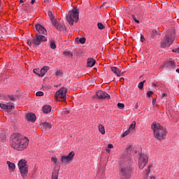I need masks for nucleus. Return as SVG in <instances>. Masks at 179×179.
I'll return each instance as SVG.
<instances>
[{
  "mask_svg": "<svg viewBox=\"0 0 179 179\" xmlns=\"http://www.w3.org/2000/svg\"><path fill=\"white\" fill-rule=\"evenodd\" d=\"M11 138V148L15 150H24L29 146V140L20 134H13Z\"/></svg>",
  "mask_w": 179,
  "mask_h": 179,
  "instance_id": "obj_1",
  "label": "nucleus"
},
{
  "mask_svg": "<svg viewBox=\"0 0 179 179\" xmlns=\"http://www.w3.org/2000/svg\"><path fill=\"white\" fill-rule=\"evenodd\" d=\"M151 129L153 130L154 136L158 139V141H163L167 135V131L166 128L163 127L159 123H154L151 125Z\"/></svg>",
  "mask_w": 179,
  "mask_h": 179,
  "instance_id": "obj_2",
  "label": "nucleus"
},
{
  "mask_svg": "<svg viewBox=\"0 0 179 179\" xmlns=\"http://www.w3.org/2000/svg\"><path fill=\"white\" fill-rule=\"evenodd\" d=\"M66 19L70 26H73L74 22L78 23L79 21V10L78 8H73L71 10L69 11Z\"/></svg>",
  "mask_w": 179,
  "mask_h": 179,
  "instance_id": "obj_3",
  "label": "nucleus"
},
{
  "mask_svg": "<svg viewBox=\"0 0 179 179\" xmlns=\"http://www.w3.org/2000/svg\"><path fill=\"white\" fill-rule=\"evenodd\" d=\"M174 38L176 36L174 35V31H172L171 33L168 34L164 36L163 40L161 42V47L162 48H166V47H170L173 43H174Z\"/></svg>",
  "mask_w": 179,
  "mask_h": 179,
  "instance_id": "obj_4",
  "label": "nucleus"
},
{
  "mask_svg": "<svg viewBox=\"0 0 179 179\" xmlns=\"http://www.w3.org/2000/svg\"><path fill=\"white\" fill-rule=\"evenodd\" d=\"M132 167L129 164L122 165L120 167V176L121 179H129L131 177Z\"/></svg>",
  "mask_w": 179,
  "mask_h": 179,
  "instance_id": "obj_5",
  "label": "nucleus"
},
{
  "mask_svg": "<svg viewBox=\"0 0 179 179\" xmlns=\"http://www.w3.org/2000/svg\"><path fill=\"white\" fill-rule=\"evenodd\" d=\"M18 167L21 173L22 177L24 179L27 178V174L29 173V169H27V165L26 164V160L22 159L18 162Z\"/></svg>",
  "mask_w": 179,
  "mask_h": 179,
  "instance_id": "obj_6",
  "label": "nucleus"
},
{
  "mask_svg": "<svg viewBox=\"0 0 179 179\" xmlns=\"http://www.w3.org/2000/svg\"><path fill=\"white\" fill-rule=\"evenodd\" d=\"M68 90L65 87H62L60 90L56 92L55 97L59 101H65L66 100V93Z\"/></svg>",
  "mask_w": 179,
  "mask_h": 179,
  "instance_id": "obj_7",
  "label": "nucleus"
},
{
  "mask_svg": "<svg viewBox=\"0 0 179 179\" xmlns=\"http://www.w3.org/2000/svg\"><path fill=\"white\" fill-rule=\"evenodd\" d=\"M43 41H47V38L42 34H36V36L33 38L32 43L37 46L40 45Z\"/></svg>",
  "mask_w": 179,
  "mask_h": 179,
  "instance_id": "obj_8",
  "label": "nucleus"
},
{
  "mask_svg": "<svg viewBox=\"0 0 179 179\" xmlns=\"http://www.w3.org/2000/svg\"><path fill=\"white\" fill-rule=\"evenodd\" d=\"M148 162H149V158L148 157V155L145 154H141L138 159L139 169H143L145 166H146V164H148Z\"/></svg>",
  "mask_w": 179,
  "mask_h": 179,
  "instance_id": "obj_9",
  "label": "nucleus"
},
{
  "mask_svg": "<svg viewBox=\"0 0 179 179\" xmlns=\"http://www.w3.org/2000/svg\"><path fill=\"white\" fill-rule=\"evenodd\" d=\"M73 156H75L74 152H71L68 155L62 156V158H61L62 163H64V164L71 163V162H72V160L73 159Z\"/></svg>",
  "mask_w": 179,
  "mask_h": 179,
  "instance_id": "obj_10",
  "label": "nucleus"
},
{
  "mask_svg": "<svg viewBox=\"0 0 179 179\" xmlns=\"http://www.w3.org/2000/svg\"><path fill=\"white\" fill-rule=\"evenodd\" d=\"M96 97H97V99H110V95L106 92L98 91L94 96V99H96Z\"/></svg>",
  "mask_w": 179,
  "mask_h": 179,
  "instance_id": "obj_11",
  "label": "nucleus"
},
{
  "mask_svg": "<svg viewBox=\"0 0 179 179\" xmlns=\"http://www.w3.org/2000/svg\"><path fill=\"white\" fill-rule=\"evenodd\" d=\"M1 108L3 110H6L7 111H10L12 108H15V106H13V103H0Z\"/></svg>",
  "mask_w": 179,
  "mask_h": 179,
  "instance_id": "obj_12",
  "label": "nucleus"
},
{
  "mask_svg": "<svg viewBox=\"0 0 179 179\" xmlns=\"http://www.w3.org/2000/svg\"><path fill=\"white\" fill-rule=\"evenodd\" d=\"M35 27L38 31V34H47V29H45L43 25L37 24L35 25Z\"/></svg>",
  "mask_w": 179,
  "mask_h": 179,
  "instance_id": "obj_13",
  "label": "nucleus"
},
{
  "mask_svg": "<svg viewBox=\"0 0 179 179\" xmlns=\"http://www.w3.org/2000/svg\"><path fill=\"white\" fill-rule=\"evenodd\" d=\"M53 24L57 30H58L59 31H62V30H66V28H65V25L64 24H61L58 22V20L56 21H53Z\"/></svg>",
  "mask_w": 179,
  "mask_h": 179,
  "instance_id": "obj_14",
  "label": "nucleus"
},
{
  "mask_svg": "<svg viewBox=\"0 0 179 179\" xmlns=\"http://www.w3.org/2000/svg\"><path fill=\"white\" fill-rule=\"evenodd\" d=\"M48 71H50V66H43V67L40 70L39 76H40L41 78H42V76H44V75H45V73H47V72H48Z\"/></svg>",
  "mask_w": 179,
  "mask_h": 179,
  "instance_id": "obj_15",
  "label": "nucleus"
},
{
  "mask_svg": "<svg viewBox=\"0 0 179 179\" xmlns=\"http://www.w3.org/2000/svg\"><path fill=\"white\" fill-rule=\"evenodd\" d=\"M87 65L90 68L94 66V65H96V59H94L93 58H89L87 62Z\"/></svg>",
  "mask_w": 179,
  "mask_h": 179,
  "instance_id": "obj_16",
  "label": "nucleus"
},
{
  "mask_svg": "<svg viewBox=\"0 0 179 179\" xmlns=\"http://www.w3.org/2000/svg\"><path fill=\"white\" fill-rule=\"evenodd\" d=\"M26 117L27 120H28V121H31V122H34V121H36V115L33 113L27 114Z\"/></svg>",
  "mask_w": 179,
  "mask_h": 179,
  "instance_id": "obj_17",
  "label": "nucleus"
},
{
  "mask_svg": "<svg viewBox=\"0 0 179 179\" xmlns=\"http://www.w3.org/2000/svg\"><path fill=\"white\" fill-rule=\"evenodd\" d=\"M110 70L117 76H121V72L120 71V69H118V68H117V67H110Z\"/></svg>",
  "mask_w": 179,
  "mask_h": 179,
  "instance_id": "obj_18",
  "label": "nucleus"
},
{
  "mask_svg": "<svg viewBox=\"0 0 179 179\" xmlns=\"http://www.w3.org/2000/svg\"><path fill=\"white\" fill-rule=\"evenodd\" d=\"M43 111L44 114H48L49 113H51V107L49 105H45L43 107Z\"/></svg>",
  "mask_w": 179,
  "mask_h": 179,
  "instance_id": "obj_19",
  "label": "nucleus"
},
{
  "mask_svg": "<svg viewBox=\"0 0 179 179\" xmlns=\"http://www.w3.org/2000/svg\"><path fill=\"white\" fill-rule=\"evenodd\" d=\"M76 43H78L79 44V43L80 44H85V43H86V38L83 37V38H76Z\"/></svg>",
  "mask_w": 179,
  "mask_h": 179,
  "instance_id": "obj_20",
  "label": "nucleus"
},
{
  "mask_svg": "<svg viewBox=\"0 0 179 179\" xmlns=\"http://www.w3.org/2000/svg\"><path fill=\"white\" fill-rule=\"evenodd\" d=\"M7 164H8V169L10 171H13L15 170V164L10 162L9 161H7Z\"/></svg>",
  "mask_w": 179,
  "mask_h": 179,
  "instance_id": "obj_21",
  "label": "nucleus"
},
{
  "mask_svg": "<svg viewBox=\"0 0 179 179\" xmlns=\"http://www.w3.org/2000/svg\"><path fill=\"white\" fill-rule=\"evenodd\" d=\"M48 16H49V17H50V19L52 22V24H53V22H57V20L54 19V15L52 14V12L49 11L48 13Z\"/></svg>",
  "mask_w": 179,
  "mask_h": 179,
  "instance_id": "obj_22",
  "label": "nucleus"
},
{
  "mask_svg": "<svg viewBox=\"0 0 179 179\" xmlns=\"http://www.w3.org/2000/svg\"><path fill=\"white\" fill-rule=\"evenodd\" d=\"M99 132H101V134L102 135H104V134H106V130L104 129V126L103 125H101V124L99 125Z\"/></svg>",
  "mask_w": 179,
  "mask_h": 179,
  "instance_id": "obj_23",
  "label": "nucleus"
},
{
  "mask_svg": "<svg viewBox=\"0 0 179 179\" xmlns=\"http://www.w3.org/2000/svg\"><path fill=\"white\" fill-rule=\"evenodd\" d=\"M135 127H136V122L134 121V122H132L131 124L130 125V127L129 128V131H131L132 132V131H134L135 129Z\"/></svg>",
  "mask_w": 179,
  "mask_h": 179,
  "instance_id": "obj_24",
  "label": "nucleus"
},
{
  "mask_svg": "<svg viewBox=\"0 0 179 179\" xmlns=\"http://www.w3.org/2000/svg\"><path fill=\"white\" fill-rule=\"evenodd\" d=\"M63 55H65V57H73V53L69 51H65L63 52Z\"/></svg>",
  "mask_w": 179,
  "mask_h": 179,
  "instance_id": "obj_25",
  "label": "nucleus"
},
{
  "mask_svg": "<svg viewBox=\"0 0 179 179\" xmlns=\"http://www.w3.org/2000/svg\"><path fill=\"white\" fill-rule=\"evenodd\" d=\"M50 48H52V50H55V48H57V45H55V41H52L50 42Z\"/></svg>",
  "mask_w": 179,
  "mask_h": 179,
  "instance_id": "obj_26",
  "label": "nucleus"
},
{
  "mask_svg": "<svg viewBox=\"0 0 179 179\" xmlns=\"http://www.w3.org/2000/svg\"><path fill=\"white\" fill-rule=\"evenodd\" d=\"M43 127H44V128H45L46 129H50V128H51V124H50V123H48V122H45V123H44L43 124Z\"/></svg>",
  "mask_w": 179,
  "mask_h": 179,
  "instance_id": "obj_27",
  "label": "nucleus"
},
{
  "mask_svg": "<svg viewBox=\"0 0 179 179\" xmlns=\"http://www.w3.org/2000/svg\"><path fill=\"white\" fill-rule=\"evenodd\" d=\"M61 114H62L63 115H66L69 114V110H68V109H63L61 111Z\"/></svg>",
  "mask_w": 179,
  "mask_h": 179,
  "instance_id": "obj_28",
  "label": "nucleus"
},
{
  "mask_svg": "<svg viewBox=\"0 0 179 179\" xmlns=\"http://www.w3.org/2000/svg\"><path fill=\"white\" fill-rule=\"evenodd\" d=\"M97 26H98V29H99V30H103V29H104V25L101 22H98Z\"/></svg>",
  "mask_w": 179,
  "mask_h": 179,
  "instance_id": "obj_29",
  "label": "nucleus"
},
{
  "mask_svg": "<svg viewBox=\"0 0 179 179\" xmlns=\"http://www.w3.org/2000/svg\"><path fill=\"white\" fill-rule=\"evenodd\" d=\"M146 82V80H143V82H141L138 83V88H140L141 90L143 89V85H145V83Z\"/></svg>",
  "mask_w": 179,
  "mask_h": 179,
  "instance_id": "obj_30",
  "label": "nucleus"
},
{
  "mask_svg": "<svg viewBox=\"0 0 179 179\" xmlns=\"http://www.w3.org/2000/svg\"><path fill=\"white\" fill-rule=\"evenodd\" d=\"M33 72L38 75V76H40V69H34Z\"/></svg>",
  "mask_w": 179,
  "mask_h": 179,
  "instance_id": "obj_31",
  "label": "nucleus"
},
{
  "mask_svg": "<svg viewBox=\"0 0 179 179\" xmlns=\"http://www.w3.org/2000/svg\"><path fill=\"white\" fill-rule=\"evenodd\" d=\"M117 107L120 110H123V108H124V107H125V106L124 105V103H117Z\"/></svg>",
  "mask_w": 179,
  "mask_h": 179,
  "instance_id": "obj_32",
  "label": "nucleus"
},
{
  "mask_svg": "<svg viewBox=\"0 0 179 179\" xmlns=\"http://www.w3.org/2000/svg\"><path fill=\"white\" fill-rule=\"evenodd\" d=\"M36 96H44V92H41V91H38L36 93Z\"/></svg>",
  "mask_w": 179,
  "mask_h": 179,
  "instance_id": "obj_33",
  "label": "nucleus"
},
{
  "mask_svg": "<svg viewBox=\"0 0 179 179\" xmlns=\"http://www.w3.org/2000/svg\"><path fill=\"white\" fill-rule=\"evenodd\" d=\"M56 76H59V78H61V76H62V71H56Z\"/></svg>",
  "mask_w": 179,
  "mask_h": 179,
  "instance_id": "obj_34",
  "label": "nucleus"
},
{
  "mask_svg": "<svg viewBox=\"0 0 179 179\" xmlns=\"http://www.w3.org/2000/svg\"><path fill=\"white\" fill-rule=\"evenodd\" d=\"M51 160L53 162V163H55V164H58V159L56 157H52Z\"/></svg>",
  "mask_w": 179,
  "mask_h": 179,
  "instance_id": "obj_35",
  "label": "nucleus"
},
{
  "mask_svg": "<svg viewBox=\"0 0 179 179\" xmlns=\"http://www.w3.org/2000/svg\"><path fill=\"white\" fill-rule=\"evenodd\" d=\"M131 132V131L129 130H127L123 134H122V138H124V136H127V135H129V133Z\"/></svg>",
  "mask_w": 179,
  "mask_h": 179,
  "instance_id": "obj_36",
  "label": "nucleus"
},
{
  "mask_svg": "<svg viewBox=\"0 0 179 179\" xmlns=\"http://www.w3.org/2000/svg\"><path fill=\"white\" fill-rule=\"evenodd\" d=\"M52 179H58V173H53L52 176Z\"/></svg>",
  "mask_w": 179,
  "mask_h": 179,
  "instance_id": "obj_37",
  "label": "nucleus"
},
{
  "mask_svg": "<svg viewBox=\"0 0 179 179\" xmlns=\"http://www.w3.org/2000/svg\"><path fill=\"white\" fill-rule=\"evenodd\" d=\"M149 173H150V166H148V169L145 170V174L149 176Z\"/></svg>",
  "mask_w": 179,
  "mask_h": 179,
  "instance_id": "obj_38",
  "label": "nucleus"
},
{
  "mask_svg": "<svg viewBox=\"0 0 179 179\" xmlns=\"http://www.w3.org/2000/svg\"><path fill=\"white\" fill-rule=\"evenodd\" d=\"M132 19L134 20V22H136V23H139V20H138V19H136V17H135V15H131Z\"/></svg>",
  "mask_w": 179,
  "mask_h": 179,
  "instance_id": "obj_39",
  "label": "nucleus"
},
{
  "mask_svg": "<svg viewBox=\"0 0 179 179\" xmlns=\"http://www.w3.org/2000/svg\"><path fill=\"white\" fill-rule=\"evenodd\" d=\"M8 97L11 101H15V96L13 95H9Z\"/></svg>",
  "mask_w": 179,
  "mask_h": 179,
  "instance_id": "obj_40",
  "label": "nucleus"
},
{
  "mask_svg": "<svg viewBox=\"0 0 179 179\" xmlns=\"http://www.w3.org/2000/svg\"><path fill=\"white\" fill-rule=\"evenodd\" d=\"M169 64L171 66H174L176 65V64L174 63L173 61H169Z\"/></svg>",
  "mask_w": 179,
  "mask_h": 179,
  "instance_id": "obj_41",
  "label": "nucleus"
},
{
  "mask_svg": "<svg viewBox=\"0 0 179 179\" xmlns=\"http://www.w3.org/2000/svg\"><path fill=\"white\" fill-rule=\"evenodd\" d=\"M152 94H153V92H152V91H148L147 92L148 97H150V96H152Z\"/></svg>",
  "mask_w": 179,
  "mask_h": 179,
  "instance_id": "obj_42",
  "label": "nucleus"
},
{
  "mask_svg": "<svg viewBox=\"0 0 179 179\" xmlns=\"http://www.w3.org/2000/svg\"><path fill=\"white\" fill-rule=\"evenodd\" d=\"M172 51L173 52H176L177 54H179V48H175Z\"/></svg>",
  "mask_w": 179,
  "mask_h": 179,
  "instance_id": "obj_43",
  "label": "nucleus"
},
{
  "mask_svg": "<svg viewBox=\"0 0 179 179\" xmlns=\"http://www.w3.org/2000/svg\"><path fill=\"white\" fill-rule=\"evenodd\" d=\"M152 37H155V36H156V34H157V30H153L152 31Z\"/></svg>",
  "mask_w": 179,
  "mask_h": 179,
  "instance_id": "obj_44",
  "label": "nucleus"
},
{
  "mask_svg": "<svg viewBox=\"0 0 179 179\" xmlns=\"http://www.w3.org/2000/svg\"><path fill=\"white\" fill-rule=\"evenodd\" d=\"M1 136H3V137H1V141H5V139H6L5 134L3 133V134H1Z\"/></svg>",
  "mask_w": 179,
  "mask_h": 179,
  "instance_id": "obj_45",
  "label": "nucleus"
},
{
  "mask_svg": "<svg viewBox=\"0 0 179 179\" xmlns=\"http://www.w3.org/2000/svg\"><path fill=\"white\" fill-rule=\"evenodd\" d=\"M113 148H114V145H113V144H108V149H113Z\"/></svg>",
  "mask_w": 179,
  "mask_h": 179,
  "instance_id": "obj_46",
  "label": "nucleus"
},
{
  "mask_svg": "<svg viewBox=\"0 0 179 179\" xmlns=\"http://www.w3.org/2000/svg\"><path fill=\"white\" fill-rule=\"evenodd\" d=\"M164 97H167V94L163 93L162 95V99H164Z\"/></svg>",
  "mask_w": 179,
  "mask_h": 179,
  "instance_id": "obj_47",
  "label": "nucleus"
},
{
  "mask_svg": "<svg viewBox=\"0 0 179 179\" xmlns=\"http://www.w3.org/2000/svg\"><path fill=\"white\" fill-rule=\"evenodd\" d=\"M143 40H145V38H143V35H141V43H143Z\"/></svg>",
  "mask_w": 179,
  "mask_h": 179,
  "instance_id": "obj_48",
  "label": "nucleus"
},
{
  "mask_svg": "<svg viewBox=\"0 0 179 179\" xmlns=\"http://www.w3.org/2000/svg\"><path fill=\"white\" fill-rule=\"evenodd\" d=\"M152 86H155V87H157V86H159V85L156 84V83H152Z\"/></svg>",
  "mask_w": 179,
  "mask_h": 179,
  "instance_id": "obj_49",
  "label": "nucleus"
},
{
  "mask_svg": "<svg viewBox=\"0 0 179 179\" xmlns=\"http://www.w3.org/2000/svg\"><path fill=\"white\" fill-rule=\"evenodd\" d=\"M127 150H132V146L129 145L127 148Z\"/></svg>",
  "mask_w": 179,
  "mask_h": 179,
  "instance_id": "obj_50",
  "label": "nucleus"
},
{
  "mask_svg": "<svg viewBox=\"0 0 179 179\" xmlns=\"http://www.w3.org/2000/svg\"><path fill=\"white\" fill-rule=\"evenodd\" d=\"M152 104H153V106H155V104H156V99H152Z\"/></svg>",
  "mask_w": 179,
  "mask_h": 179,
  "instance_id": "obj_51",
  "label": "nucleus"
},
{
  "mask_svg": "<svg viewBox=\"0 0 179 179\" xmlns=\"http://www.w3.org/2000/svg\"><path fill=\"white\" fill-rule=\"evenodd\" d=\"M28 45H31V44H33V42H31V41H28Z\"/></svg>",
  "mask_w": 179,
  "mask_h": 179,
  "instance_id": "obj_52",
  "label": "nucleus"
},
{
  "mask_svg": "<svg viewBox=\"0 0 179 179\" xmlns=\"http://www.w3.org/2000/svg\"><path fill=\"white\" fill-rule=\"evenodd\" d=\"M34 2H36V0H31V5L34 4Z\"/></svg>",
  "mask_w": 179,
  "mask_h": 179,
  "instance_id": "obj_53",
  "label": "nucleus"
},
{
  "mask_svg": "<svg viewBox=\"0 0 179 179\" xmlns=\"http://www.w3.org/2000/svg\"><path fill=\"white\" fill-rule=\"evenodd\" d=\"M106 152H107V153H110V148H107Z\"/></svg>",
  "mask_w": 179,
  "mask_h": 179,
  "instance_id": "obj_54",
  "label": "nucleus"
},
{
  "mask_svg": "<svg viewBox=\"0 0 179 179\" xmlns=\"http://www.w3.org/2000/svg\"><path fill=\"white\" fill-rule=\"evenodd\" d=\"M150 179H155V176H151L150 177Z\"/></svg>",
  "mask_w": 179,
  "mask_h": 179,
  "instance_id": "obj_55",
  "label": "nucleus"
},
{
  "mask_svg": "<svg viewBox=\"0 0 179 179\" xmlns=\"http://www.w3.org/2000/svg\"><path fill=\"white\" fill-rule=\"evenodd\" d=\"M44 2L47 3V2H48V0H44Z\"/></svg>",
  "mask_w": 179,
  "mask_h": 179,
  "instance_id": "obj_56",
  "label": "nucleus"
},
{
  "mask_svg": "<svg viewBox=\"0 0 179 179\" xmlns=\"http://www.w3.org/2000/svg\"><path fill=\"white\" fill-rule=\"evenodd\" d=\"M176 72H178V73H179V69H176Z\"/></svg>",
  "mask_w": 179,
  "mask_h": 179,
  "instance_id": "obj_57",
  "label": "nucleus"
},
{
  "mask_svg": "<svg viewBox=\"0 0 179 179\" xmlns=\"http://www.w3.org/2000/svg\"><path fill=\"white\" fill-rule=\"evenodd\" d=\"M20 3H23V1L22 0H20Z\"/></svg>",
  "mask_w": 179,
  "mask_h": 179,
  "instance_id": "obj_58",
  "label": "nucleus"
},
{
  "mask_svg": "<svg viewBox=\"0 0 179 179\" xmlns=\"http://www.w3.org/2000/svg\"><path fill=\"white\" fill-rule=\"evenodd\" d=\"M136 108H138V105H136Z\"/></svg>",
  "mask_w": 179,
  "mask_h": 179,
  "instance_id": "obj_59",
  "label": "nucleus"
},
{
  "mask_svg": "<svg viewBox=\"0 0 179 179\" xmlns=\"http://www.w3.org/2000/svg\"><path fill=\"white\" fill-rule=\"evenodd\" d=\"M103 6V5L102 6H101V8Z\"/></svg>",
  "mask_w": 179,
  "mask_h": 179,
  "instance_id": "obj_60",
  "label": "nucleus"
}]
</instances>
